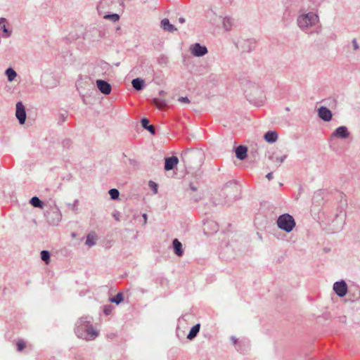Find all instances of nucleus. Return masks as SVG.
I'll return each mask as SVG.
<instances>
[{"mask_svg": "<svg viewBox=\"0 0 360 360\" xmlns=\"http://www.w3.org/2000/svg\"><path fill=\"white\" fill-rule=\"evenodd\" d=\"M191 51L192 54L195 56H202L207 52V48L205 46H200L199 44H195L192 46L191 48Z\"/></svg>", "mask_w": 360, "mask_h": 360, "instance_id": "423d86ee", "label": "nucleus"}, {"mask_svg": "<svg viewBox=\"0 0 360 360\" xmlns=\"http://www.w3.org/2000/svg\"><path fill=\"white\" fill-rule=\"evenodd\" d=\"M30 203L36 207H41V202L37 197H33L31 200Z\"/></svg>", "mask_w": 360, "mask_h": 360, "instance_id": "5701e85b", "label": "nucleus"}, {"mask_svg": "<svg viewBox=\"0 0 360 360\" xmlns=\"http://www.w3.org/2000/svg\"><path fill=\"white\" fill-rule=\"evenodd\" d=\"M6 19L4 18H0V30H2L3 32L6 34V36L9 35V32L6 26Z\"/></svg>", "mask_w": 360, "mask_h": 360, "instance_id": "aec40b11", "label": "nucleus"}, {"mask_svg": "<svg viewBox=\"0 0 360 360\" xmlns=\"http://www.w3.org/2000/svg\"><path fill=\"white\" fill-rule=\"evenodd\" d=\"M109 194L112 199L115 200L119 197V191L116 188H112L109 191Z\"/></svg>", "mask_w": 360, "mask_h": 360, "instance_id": "b1692460", "label": "nucleus"}, {"mask_svg": "<svg viewBox=\"0 0 360 360\" xmlns=\"http://www.w3.org/2000/svg\"><path fill=\"white\" fill-rule=\"evenodd\" d=\"M105 19L110 20L112 22H117L120 19L119 15L115 13V14H107L105 15L103 17Z\"/></svg>", "mask_w": 360, "mask_h": 360, "instance_id": "4be33fe9", "label": "nucleus"}, {"mask_svg": "<svg viewBox=\"0 0 360 360\" xmlns=\"http://www.w3.org/2000/svg\"><path fill=\"white\" fill-rule=\"evenodd\" d=\"M96 236L94 233H89L87 236L86 244L89 246H92L96 244Z\"/></svg>", "mask_w": 360, "mask_h": 360, "instance_id": "f3484780", "label": "nucleus"}, {"mask_svg": "<svg viewBox=\"0 0 360 360\" xmlns=\"http://www.w3.org/2000/svg\"><path fill=\"white\" fill-rule=\"evenodd\" d=\"M266 177L268 179V180H271L273 179V173L269 172L266 174Z\"/></svg>", "mask_w": 360, "mask_h": 360, "instance_id": "2f4dec72", "label": "nucleus"}, {"mask_svg": "<svg viewBox=\"0 0 360 360\" xmlns=\"http://www.w3.org/2000/svg\"><path fill=\"white\" fill-rule=\"evenodd\" d=\"M143 217L144 218V224H146V221H147V215L146 214H144L143 215Z\"/></svg>", "mask_w": 360, "mask_h": 360, "instance_id": "72a5a7b5", "label": "nucleus"}, {"mask_svg": "<svg viewBox=\"0 0 360 360\" xmlns=\"http://www.w3.org/2000/svg\"><path fill=\"white\" fill-rule=\"evenodd\" d=\"M179 163V159L176 156H172L165 159V169L167 171L172 169Z\"/></svg>", "mask_w": 360, "mask_h": 360, "instance_id": "0eeeda50", "label": "nucleus"}, {"mask_svg": "<svg viewBox=\"0 0 360 360\" xmlns=\"http://www.w3.org/2000/svg\"><path fill=\"white\" fill-rule=\"evenodd\" d=\"M160 95H162V96H163V95H165V91H161L160 92Z\"/></svg>", "mask_w": 360, "mask_h": 360, "instance_id": "e433bc0d", "label": "nucleus"}, {"mask_svg": "<svg viewBox=\"0 0 360 360\" xmlns=\"http://www.w3.org/2000/svg\"><path fill=\"white\" fill-rule=\"evenodd\" d=\"M277 224L281 229L286 232H290L295 227V222L292 216L288 214H285L278 217Z\"/></svg>", "mask_w": 360, "mask_h": 360, "instance_id": "f257e3e1", "label": "nucleus"}, {"mask_svg": "<svg viewBox=\"0 0 360 360\" xmlns=\"http://www.w3.org/2000/svg\"><path fill=\"white\" fill-rule=\"evenodd\" d=\"M333 290L340 297H344L347 292V284L345 281L335 282L333 285Z\"/></svg>", "mask_w": 360, "mask_h": 360, "instance_id": "7ed1b4c3", "label": "nucleus"}, {"mask_svg": "<svg viewBox=\"0 0 360 360\" xmlns=\"http://www.w3.org/2000/svg\"><path fill=\"white\" fill-rule=\"evenodd\" d=\"M352 44H353V47H354V50H357L359 49V46L357 44V41H356V39H354L352 41Z\"/></svg>", "mask_w": 360, "mask_h": 360, "instance_id": "7c9ffc66", "label": "nucleus"}, {"mask_svg": "<svg viewBox=\"0 0 360 360\" xmlns=\"http://www.w3.org/2000/svg\"><path fill=\"white\" fill-rule=\"evenodd\" d=\"M200 330V324H196L193 326L187 335V338L189 340L193 339Z\"/></svg>", "mask_w": 360, "mask_h": 360, "instance_id": "dca6fc26", "label": "nucleus"}, {"mask_svg": "<svg viewBox=\"0 0 360 360\" xmlns=\"http://www.w3.org/2000/svg\"><path fill=\"white\" fill-rule=\"evenodd\" d=\"M319 21L317 15L313 13H309L299 17L297 22L301 28H307L316 24Z\"/></svg>", "mask_w": 360, "mask_h": 360, "instance_id": "f03ea898", "label": "nucleus"}, {"mask_svg": "<svg viewBox=\"0 0 360 360\" xmlns=\"http://www.w3.org/2000/svg\"><path fill=\"white\" fill-rule=\"evenodd\" d=\"M16 345L18 350L20 352H21L26 347L25 342L22 340H18L16 342Z\"/></svg>", "mask_w": 360, "mask_h": 360, "instance_id": "a878e982", "label": "nucleus"}, {"mask_svg": "<svg viewBox=\"0 0 360 360\" xmlns=\"http://www.w3.org/2000/svg\"><path fill=\"white\" fill-rule=\"evenodd\" d=\"M123 300V296L122 293L117 294L115 297L110 299L111 302L117 304H120Z\"/></svg>", "mask_w": 360, "mask_h": 360, "instance_id": "6ab92c4d", "label": "nucleus"}, {"mask_svg": "<svg viewBox=\"0 0 360 360\" xmlns=\"http://www.w3.org/2000/svg\"><path fill=\"white\" fill-rule=\"evenodd\" d=\"M150 188L153 191L154 193L156 194L158 193V185L154 181H150L148 184Z\"/></svg>", "mask_w": 360, "mask_h": 360, "instance_id": "bb28decb", "label": "nucleus"}, {"mask_svg": "<svg viewBox=\"0 0 360 360\" xmlns=\"http://www.w3.org/2000/svg\"><path fill=\"white\" fill-rule=\"evenodd\" d=\"M86 332L91 336L95 337L98 335V332L93 327H89L86 330Z\"/></svg>", "mask_w": 360, "mask_h": 360, "instance_id": "cd10ccee", "label": "nucleus"}, {"mask_svg": "<svg viewBox=\"0 0 360 360\" xmlns=\"http://www.w3.org/2000/svg\"><path fill=\"white\" fill-rule=\"evenodd\" d=\"M179 21L181 23H183V22H184L185 20H184V18H180L179 19Z\"/></svg>", "mask_w": 360, "mask_h": 360, "instance_id": "f704fd0d", "label": "nucleus"}, {"mask_svg": "<svg viewBox=\"0 0 360 360\" xmlns=\"http://www.w3.org/2000/svg\"><path fill=\"white\" fill-rule=\"evenodd\" d=\"M349 133L347 127H340L333 133L332 136H336L342 139H346L349 136Z\"/></svg>", "mask_w": 360, "mask_h": 360, "instance_id": "1a4fd4ad", "label": "nucleus"}, {"mask_svg": "<svg viewBox=\"0 0 360 360\" xmlns=\"http://www.w3.org/2000/svg\"><path fill=\"white\" fill-rule=\"evenodd\" d=\"M41 257L43 261L46 262V264H49L50 262V254L46 250H42L41 252Z\"/></svg>", "mask_w": 360, "mask_h": 360, "instance_id": "412c9836", "label": "nucleus"}, {"mask_svg": "<svg viewBox=\"0 0 360 360\" xmlns=\"http://www.w3.org/2000/svg\"><path fill=\"white\" fill-rule=\"evenodd\" d=\"M286 158H287V155H284L281 157L276 158L275 161L279 165V164L282 163L285 160Z\"/></svg>", "mask_w": 360, "mask_h": 360, "instance_id": "c85d7f7f", "label": "nucleus"}, {"mask_svg": "<svg viewBox=\"0 0 360 360\" xmlns=\"http://www.w3.org/2000/svg\"><path fill=\"white\" fill-rule=\"evenodd\" d=\"M96 85L99 91L105 95H108L110 94L112 88L109 83L104 80L98 79L96 81Z\"/></svg>", "mask_w": 360, "mask_h": 360, "instance_id": "39448f33", "label": "nucleus"}, {"mask_svg": "<svg viewBox=\"0 0 360 360\" xmlns=\"http://www.w3.org/2000/svg\"><path fill=\"white\" fill-rule=\"evenodd\" d=\"M278 139V134L274 131H269L264 135V139L269 143H274Z\"/></svg>", "mask_w": 360, "mask_h": 360, "instance_id": "f8f14e48", "label": "nucleus"}, {"mask_svg": "<svg viewBox=\"0 0 360 360\" xmlns=\"http://www.w3.org/2000/svg\"><path fill=\"white\" fill-rule=\"evenodd\" d=\"M15 115L21 124L25 123L26 120V112L25 107L21 102H18L16 104Z\"/></svg>", "mask_w": 360, "mask_h": 360, "instance_id": "20e7f679", "label": "nucleus"}, {"mask_svg": "<svg viewBox=\"0 0 360 360\" xmlns=\"http://www.w3.org/2000/svg\"><path fill=\"white\" fill-rule=\"evenodd\" d=\"M149 121L146 118L141 120V125L144 129H148L152 134H155V129L153 125H148Z\"/></svg>", "mask_w": 360, "mask_h": 360, "instance_id": "ddd939ff", "label": "nucleus"}, {"mask_svg": "<svg viewBox=\"0 0 360 360\" xmlns=\"http://www.w3.org/2000/svg\"><path fill=\"white\" fill-rule=\"evenodd\" d=\"M319 116L324 121H330L332 117V113L330 110L326 107H321L319 109Z\"/></svg>", "mask_w": 360, "mask_h": 360, "instance_id": "6e6552de", "label": "nucleus"}, {"mask_svg": "<svg viewBox=\"0 0 360 360\" xmlns=\"http://www.w3.org/2000/svg\"><path fill=\"white\" fill-rule=\"evenodd\" d=\"M178 100H179V101H180L181 103H190V101L188 98V97H179Z\"/></svg>", "mask_w": 360, "mask_h": 360, "instance_id": "c756f323", "label": "nucleus"}, {"mask_svg": "<svg viewBox=\"0 0 360 360\" xmlns=\"http://www.w3.org/2000/svg\"><path fill=\"white\" fill-rule=\"evenodd\" d=\"M6 75H7L9 82H12L16 77V72L12 68H8L6 71Z\"/></svg>", "mask_w": 360, "mask_h": 360, "instance_id": "a211bd4d", "label": "nucleus"}, {"mask_svg": "<svg viewBox=\"0 0 360 360\" xmlns=\"http://www.w3.org/2000/svg\"><path fill=\"white\" fill-rule=\"evenodd\" d=\"M173 246H174L175 253L178 256H181L182 253H183V251L181 250V248H182L181 243L177 239H174L173 240Z\"/></svg>", "mask_w": 360, "mask_h": 360, "instance_id": "4468645a", "label": "nucleus"}, {"mask_svg": "<svg viewBox=\"0 0 360 360\" xmlns=\"http://www.w3.org/2000/svg\"><path fill=\"white\" fill-rule=\"evenodd\" d=\"M133 87L136 90H141L143 87L144 81L142 79H134L131 82Z\"/></svg>", "mask_w": 360, "mask_h": 360, "instance_id": "2eb2a0df", "label": "nucleus"}, {"mask_svg": "<svg viewBox=\"0 0 360 360\" xmlns=\"http://www.w3.org/2000/svg\"><path fill=\"white\" fill-rule=\"evenodd\" d=\"M248 149L245 146H240L236 150V155L237 158L240 160H243L247 157Z\"/></svg>", "mask_w": 360, "mask_h": 360, "instance_id": "9d476101", "label": "nucleus"}, {"mask_svg": "<svg viewBox=\"0 0 360 360\" xmlns=\"http://www.w3.org/2000/svg\"><path fill=\"white\" fill-rule=\"evenodd\" d=\"M191 188L193 191H195L197 190V188H196L195 187L193 186H191Z\"/></svg>", "mask_w": 360, "mask_h": 360, "instance_id": "c9c22d12", "label": "nucleus"}, {"mask_svg": "<svg viewBox=\"0 0 360 360\" xmlns=\"http://www.w3.org/2000/svg\"><path fill=\"white\" fill-rule=\"evenodd\" d=\"M104 313L108 315V314H109L110 313V310L109 309H108V308H105L104 309Z\"/></svg>", "mask_w": 360, "mask_h": 360, "instance_id": "473e14b6", "label": "nucleus"}, {"mask_svg": "<svg viewBox=\"0 0 360 360\" xmlns=\"http://www.w3.org/2000/svg\"><path fill=\"white\" fill-rule=\"evenodd\" d=\"M161 27L163 30L170 32L176 31L177 29L172 25L167 18H164L161 21Z\"/></svg>", "mask_w": 360, "mask_h": 360, "instance_id": "9b49d317", "label": "nucleus"}, {"mask_svg": "<svg viewBox=\"0 0 360 360\" xmlns=\"http://www.w3.org/2000/svg\"><path fill=\"white\" fill-rule=\"evenodd\" d=\"M153 103L158 108H162L166 105L165 101L157 98L153 99Z\"/></svg>", "mask_w": 360, "mask_h": 360, "instance_id": "393cba45", "label": "nucleus"}]
</instances>
